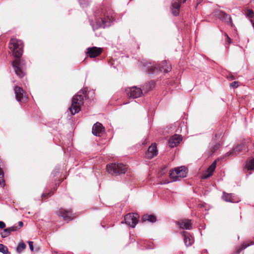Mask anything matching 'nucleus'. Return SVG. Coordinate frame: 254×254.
I'll use <instances>...</instances> for the list:
<instances>
[{
    "instance_id": "obj_32",
    "label": "nucleus",
    "mask_w": 254,
    "mask_h": 254,
    "mask_svg": "<svg viewBox=\"0 0 254 254\" xmlns=\"http://www.w3.org/2000/svg\"><path fill=\"white\" fill-rule=\"evenodd\" d=\"M246 15L249 18H252L254 16V12L252 10L249 9L247 11Z\"/></svg>"
},
{
    "instance_id": "obj_15",
    "label": "nucleus",
    "mask_w": 254,
    "mask_h": 254,
    "mask_svg": "<svg viewBox=\"0 0 254 254\" xmlns=\"http://www.w3.org/2000/svg\"><path fill=\"white\" fill-rule=\"evenodd\" d=\"M104 128L102 125L98 122L95 123L92 127V133L96 136H100V134L104 131Z\"/></svg>"
},
{
    "instance_id": "obj_17",
    "label": "nucleus",
    "mask_w": 254,
    "mask_h": 254,
    "mask_svg": "<svg viewBox=\"0 0 254 254\" xmlns=\"http://www.w3.org/2000/svg\"><path fill=\"white\" fill-rule=\"evenodd\" d=\"M216 166V161H214L212 164L208 168L205 174L202 177L203 179H206L213 175Z\"/></svg>"
},
{
    "instance_id": "obj_11",
    "label": "nucleus",
    "mask_w": 254,
    "mask_h": 254,
    "mask_svg": "<svg viewBox=\"0 0 254 254\" xmlns=\"http://www.w3.org/2000/svg\"><path fill=\"white\" fill-rule=\"evenodd\" d=\"M181 135L175 134L171 137L168 140V144L171 148L177 146L182 140Z\"/></svg>"
},
{
    "instance_id": "obj_31",
    "label": "nucleus",
    "mask_w": 254,
    "mask_h": 254,
    "mask_svg": "<svg viewBox=\"0 0 254 254\" xmlns=\"http://www.w3.org/2000/svg\"><path fill=\"white\" fill-rule=\"evenodd\" d=\"M80 6L84 8L86 7L89 2V0H78Z\"/></svg>"
},
{
    "instance_id": "obj_16",
    "label": "nucleus",
    "mask_w": 254,
    "mask_h": 254,
    "mask_svg": "<svg viewBox=\"0 0 254 254\" xmlns=\"http://www.w3.org/2000/svg\"><path fill=\"white\" fill-rule=\"evenodd\" d=\"M101 53V49L93 47L87 49V54L91 58H95L99 56Z\"/></svg>"
},
{
    "instance_id": "obj_9",
    "label": "nucleus",
    "mask_w": 254,
    "mask_h": 254,
    "mask_svg": "<svg viewBox=\"0 0 254 254\" xmlns=\"http://www.w3.org/2000/svg\"><path fill=\"white\" fill-rule=\"evenodd\" d=\"M14 93L18 102H26L27 101V97L22 88L16 86L14 88Z\"/></svg>"
},
{
    "instance_id": "obj_33",
    "label": "nucleus",
    "mask_w": 254,
    "mask_h": 254,
    "mask_svg": "<svg viewBox=\"0 0 254 254\" xmlns=\"http://www.w3.org/2000/svg\"><path fill=\"white\" fill-rule=\"evenodd\" d=\"M230 86L233 88H236L239 86V82L238 81H234L230 84Z\"/></svg>"
},
{
    "instance_id": "obj_21",
    "label": "nucleus",
    "mask_w": 254,
    "mask_h": 254,
    "mask_svg": "<svg viewBox=\"0 0 254 254\" xmlns=\"http://www.w3.org/2000/svg\"><path fill=\"white\" fill-rule=\"evenodd\" d=\"M184 241L187 247L191 246L194 242V239L187 232H183Z\"/></svg>"
},
{
    "instance_id": "obj_14",
    "label": "nucleus",
    "mask_w": 254,
    "mask_h": 254,
    "mask_svg": "<svg viewBox=\"0 0 254 254\" xmlns=\"http://www.w3.org/2000/svg\"><path fill=\"white\" fill-rule=\"evenodd\" d=\"M157 154V147L155 144H152L148 147L147 152L146 153V157L148 159H151L156 156Z\"/></svg>"
},
{
    "instance_id": "obj_7",
    "label": "nucleus",
    "mask_w": 254,
    "mask_h": 254,
    "mask_svg": "<svg viewBox=\"0 0 254 254\" xmlns=\"http://www.w3.org/2000/svg\"><path fill=\"white\" fill-rule=\"evenodd\" d=\"M139 215L137 213H128L125 216L126 224L132 228H134L138 222Z\"/></svg>"
},
{
    "instance_id": "obj_6",
    "label": "nucleus",
    "mask_w": 254,
    "mask_h": 254,
    "mask_svg": "<svg viewBox=\"0 0 254 254\" xmlns=\"http://www.w3.org/2000/svg\"><path fill=\"white\" fill-rule=\"evenodd\" d=\"M187 169L185 166H181L175 169L170 173V177L173 182L180 181L181 179L187 177Z\"/></svg>"
},
{
    "instance_id": "obj_19",
    "label": "nucleus",
    "mask_w": 254,
    "mask_h": 254,
    "mask_svg": "<svg viewBox=\"0 0 254 254\" xmlns=\"http://www.w3.org/2000/svg\"><path fill=\"white\" fill-rule=\"evenodd\" d=\"M180 227L182 229L190 230L191 229L192 223L191 220L189 219H184L180 220L178 222Z\"/></svg>"
},
{
    "instance_id": "obj_38",
    "label": "nucleus",
    "mask_w": 254,
    "mask_h": 254,
    "mask_svg": "<svg viewBox=\"0 0 254 254\" xmlns=\"http://www.w3.org/2000/svg\"><path fill=\"white\" fill-rule=\"evenodd\" d=\"M59 173V170H57L56 172H55V171L53 172V173L54 174V175L55 176L56 175L57 173Z\"/></svg>"
},
{
    "instance_id": "obj_23",
    "label": "nucleus",
    "mask_w": 254,
    "mask_h": 254,
    "mask_svg": "<svg viewBox=\"0 0 254 254\" xmlns=\"http://www.w3.org/2000/svg\"><path fill=\"white\" fill-rule=\"evenodd\" d=\"M244 148V144L243 143L240 144L236 146L232 151H230L227 153L228 156H232L234 153L237 154L241 151Z\"/></svg>"
},
{
    "instance_id": "obj_34",
    "label": "nucleus",
    "mask_w": 254,
    "mask_h": 254,
    "mask_svg": "<svg viewBox=\"0 0 254 254\" xmlns=\"http://www.w3.org/2000/svg\"><path fill=\"white\" fill-rule=\"evenodd\" d=\"M28 244H29V248H30V250L32 252H33L34 251V248H33V242L29 241Z\"/></svg>"
},
{
    "instance_id": "obj_42",
    "label": "nucleus",
    "mask_w": 254,
    "mask_h": 254,
    "mask_svg": "<svg viewBox=\"0 0 254 254\" xmlns=\"http://www.w3.org/2000/svg\"><path fill=\"white\" fill-rule=\"evenodd\" d=\"M50 193H51V192H50ZM49 194H50V193H48V195H49ZM50 195H52V194H50Z\"/></svg>"
},
{
    "instance_id": "obj_8",
    "label": "nucleus",
    "mask_w": 254,
    "mask_h": 254,
    "mask_svg": "<svg viewBox=\"0 0 254 254\" xmlns=\"http://www.w3.org/2000/svg\"><path fill=\"white\" fill-rule=\"evenodd\" d=\"M126 92L129 97L136 98L139 97L142 94V90L137 86L128 87L126 89Z\"/></svg>"
},
{
    "instance_id": "obj_2",
    "label": "nucleus",
    "mask_w": 254,
    "mask_h": 254,
    "mask_svg": "<svg viewBox=\"0 0 254 254\" xmlns=\"http://www.w3.org/2000/svg\"><path fill=\"white\" fill-rule=\"evenodd\" d=\"M94 17V22H90L94 30L100 27L105 28L110 26L114 20L113 10L110 8L105 6L96 11Z\"/></svg>"
},
{
    "instance_id": "obj_3",
    "label": "nucleus",
    "mask_w": 254,
    "mask_h": 254,
    "mask_svg": "<svg viewBox=\"0 0 254 254\" xmlns=\"http://www.w3.org/2000/svg\"><path fill=\"white\" fill-rule=\"evenodd\" d=\"M144 66L149 74H153L159 71L167 73L172 69L171 64L166 61H163L159 65L154 63H148L144 64Z\"/></svg>"
},
{
    "instance_id": "obj_20",
    "label": "nucleus",
    "mask_w": 254,
    "mask_h": 254,
    "mask_svg": "<svg viewBox=\"0 0 254 254\" xmlns=\"http://www.w3.org/2000/svg\"><path fill=\"white\" fill-rule=\"evenodd\" d=\"M217 16L222 21H225L227 23H229L231 26H233V22L231 17L226 13L224 12H220Z\"/></svg>"
},
{
    "instance_id": "obj_35",
    "label": "nucleus",
    "mask_w": 254,
    "mask_h": 254,
    "mask_svg": "<svg viewBox=\"0 0 254 254\" xmlns=\"http://www.w3.org/2000/svg\"><path fill=\"white\" fill-rule=\"evenodd\" d=\"M5 227V224L3 221H0V228L3 229Z\"/></svg>"
},
{
    "instance_id": "obj_10",
    "label": "nucleus",
    "mask_w": 254,
    "mask_h": 254,
    "mask_svg": "<svg viewBox=\"0 0 254 254\" xmlns=\"http://www.w3.org/2000/svg\"><path fill=\"white\" fill-rule=\"evenodd\" d=\"M222 198L224 201L231 203H237L240 201L239 198L237 197L234 194L227 193L224 192L223 194Z\"/></svg>"
},
{
    "instance_id": "obj_25",
    "label": "nucleus",
    "mask_w": 254,
    "mask_h": 254,
    "mask_svg": "<svg viewBox=\"0 0 254 254\" xmlns=\"http://www.w3.org/2000/svg\"><path fill=\"white\" fill-rule=\"evenodd\" d=\"M248 170H254V158L249 159L246 164Z\"/></svg>"
},
{
    "instance_id": "obj_30",
    "label": "nucleus",
    "mask_w": 254,
    "mask_h": 254,
    "mask_svg": "<svg viewBox=\"0 0 254 254\" xmlns=\"http://www.w3.org/2000/svg\"><path fill=\"white\" fill-rule=\"evenodd\" d=\"M154 84L153 82L147 83L143 86V90L146 92H148L154 86Z\"/></svg>"
},
{
    "instance_id": "obj_1",
    "label": "nucleus",
    "mask_w": 254,
    "mask_h": 254,
    "mask_svg": "<svg viewBox=\"0 0 254 254\" xmlns=\"http://www.w3.org/2000/svg\"><path fill=\"white\" fill-rule=\"evenodd\" d=\"M23 44L21 40L12 38L9 44V48L12 52L13 56L17 58L12 62V65L15 73L20 77L24 75V69L25 63L22 60L19 59L23 54Z\"/></svg>"
},
{
    "instance_id": "obj_12",
    "label": "nucleus",
    "mask_w": 254,
    "mask_h": 254,
    "mask_svg": "<svg viewBox=\"0 0 254 254\" xmlns=\"http://www.w3.org/2000/svg\"><path fill=\"white\" fill-rule=\"evenodd\" d=\"M57 214L59 216L62 217L64 220L67 222L72 219V213L71 211L66 210L63 208H61L57 212Z\"/></svg>"
},
{
    "instance_id": "obj_29",
    "label": "nucleus",
    "mask_w": 254,
    "mask_h": 254,
    "mask_svg": "<svg viewBox=\"0 0 254 254\" xmlns=\"http://www.w3.org/2000/svg\"><path fill=\"white\" fill-rule=\"evenodd\" d=\"M253 245L252 243H243L238 249L237 254H239L241 252V251L244 250V249H245L246 248H247V247H248L249 246H250V245Z\"/></svg>"
},
{
    "instance_id": "obj_40",
    "label": "nucleus",
    "mask_w": 254,
    "mask_h": 254,
    "mask_svg": "<svg viewBox=\"0 0 254 254\" xmlns=\"http://www.w3.org/2000/svg\"><path fill=\"white\" fill-rule=\"evenodd\" d=\"M230 77H231V79H234V76H232H232H230Z\"/></svg>"
},
{
    "instance_id": "obj_18",
    "label": "nucleus",
    "mask_w": 254,
    "mask_h": 254,
    "mask_svg": "<svg viewBox=\"0 0 254 254\" xmlns=\"http://www.w3.org/2000/svg\"><path fill=\"white\" fill-rule=\"evenodd\" d=\"M216 166V161H214L212 164L208 168L205 174L202 177L203 179H206L213 175Z\"/></svg>"
},
{
    "instance_id": "obj_22",
    "label": "nucleus",
    "mask_w": 254,
    "mask_h": 254,
    "mask_svg": "<svg viewBox=\"0 0 254 254\" xmlns=\"http://www.w3.org/2000/svg\"><path fill=\"white\" fill-rule=\"evenodd\" d=\"M18 229L16 226H12L11 227L4 229L3 231L1 233L0 235L2 238H4L10 234L12 232L16 231Z\"/></svg>"
},
{
    "instance_id": "obj_24",
    "label": "nucleus",
    "mask_w": 254,
    "mask_h": 254,
    "mask_svg": "<svg viewBox=\"0 0 254 254\" xmlns=\"http://www.w3.org/2000/svg\"><path fill=\"white\" fill-rule=\"evenodd\" d=\"M142 220L145 222L148 221L150 222L153 223L156 221V218L155 216L152 215H144L142 216Z\"/></svg>"
},
{
    "instance_id": "obj_37",
    "label": "nucleus",
    "mask_w": 254,
    "mask_h": 254,
    "mask_svg": "<svg viewBox=\"0 0 254 254\" xmlns=\"http://www.w3.org/2000/svg\"><path fill=\"white\" fill-rule=\"evenodd\" d=\"M18 224L20 227H22L23 226V223L22 221H19Z\"/></svg>"
},
{
    "instance_id": "obj_26",
    "label": "nucleus",
    "mask_w": 254,
    "mask_h": 254,
    "mask_svg": "<svg viewBox=\"0 0 254 254\" xmlns=\"http://www.w3.org/2000/svg\"><path fill=\"white\" fill-rule=\"evenodd\" d=\"M219 144L215 143L209 149V155H212L219 147Z\"/></svg>"
},
{
    "instance_id": "obj_28",
    "label": "nucleus",
    "mask_w": 254,
    "mask_h": 254,
    "mask_svg": "<svg viewBox=\"0 0 254 254\" xmlns=\"http://www.w3.org/2000/svg\"><path fill=\"white\" fill-rule=\"evenodd\" d=\"M0 252L3 254H10L7 247L1 244H0Z\"/></svg>"
},
{
    "instance_id": "obj_13",
    "label": "nucleus",
    "mask_w": 254,
    "mask_h": 254,
    "mask_svg": "<svg viewBox=\"0 0 254 254\" xmlns=\"http://www.w3.org/2000/svg\"><path fill=\"white\" fill-rule=\"evenodd\" d=\"M180 0H173L172 2L171 9L172 13L174 16H177L179 14Z\"/></svg>"
},
{
    "instance_id": "obj_4",
    "label": "nucleus",
    "mask_w": 254,
    "mask_h": 254,
    "mask_svg": "<svg viewBox=\"0 0 254 254\" xmlns=\"http://www.w3.org/2000/svg\"><path fill=\"white\" fill-rule=\"evenodd\" d=\"M108 172L113 175L117 176L121 174H125L127 168L122 163H112L107 165Z\"/></svg>"
},
{
    "instance_id": "obj_39",
    "label": "nucleus",
    "mask_w": 254,
    "mask_h": 254,
    "mask_svg": "<svg viewBox=\"0 0 254 254\" xmlns=\"http://www.w3.org/2000/svg\"><path fill=\"white\" fill-rule=\"evenodd\" d=\"M48 194L43 193V194H42V196H44V197H46V196H48Z\"/></svg>"
},
{
    "instance_id": "obj_36",
    "label": "nucleus",
    "mask_w": 254,
    "mask_h": 254,
    "mask_svg": "<svg viewBox=\"0 0 254 254\" xmlns=\"http://www.w3.org/2000/svg\"><path fill=\"white\" fill-rule=\"evenodd\" d=\"M225 36L226 37L227 41H228L229 44H230L231 42V40L230 38L228 36L227 34L226 33H225Z\"/></svg>"
},
{
    "instance_id": "obj_5",
    "label": "nucleus",
    "mask_w": 254,
    "mask_h": 254,
    "mask_svg": "<svg viewBox=\"0 0 254 254\" xmlns=\"http://www.w3.org/2000/svg\"><path fill=\"white\" fill-rule=\"evenodd\" d=\"M83 104V97L81 95H76L73 97L69 110L72 115L78 113Z\"/></svg>"
},
{
    "instance_id": "obj_27",
    "label": "nucleus",
    "mask_w": 254,
    "mask_h": 254,
    "mask_svg": "<svg viewBox=\"0 0 254 254\" xmlns=\"http://www.w3.org/2000/svg\"><path fill=\"white\" fill-rule=\"evenodd\" d=\"M26 247V245L23 242L18 244L16 248V252L20 254Z\"/></svg>"
},
{
    "instance_id": "obj_41",
    "label": "nucleus",
    "mask_w": 254,
    "mask_h": 254,
    "mask_svg": "<svg viewBox=\"0 0 254 254\" xmlns=\"http://www.w3.org/2000/svg\"><path fill=\"white\" fill-rule=\"evenodd\" d=\"M186 1V0H184L183 2H185Z\"/></svg>"
}]
</instances>
